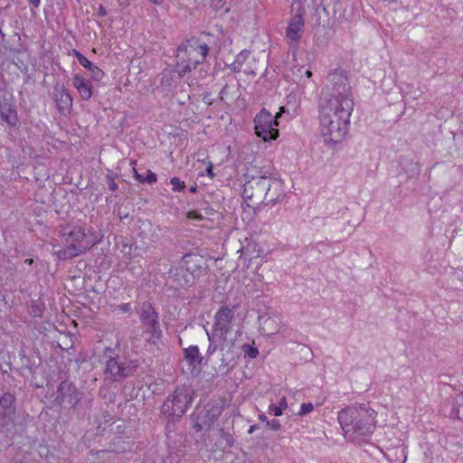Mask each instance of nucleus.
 Here are the masks:
<instances>
[{"mask_svg":"<svg viewBox=\"0 0 463 463\" xmlns=\"http://www.w3.org/2000/svg\"><path fill=\"white\" fill-rule=\"evenodd\" d=\"M354 105L351 87L344 71L329 73L318 102L319 129L326 144H338L345 138Z\"/></svg>","mask_w":463,"mask_h":463,"instance_id":"1","label":"nucleus"},{"mask_svg":"<svg viewBox=\"0 0 463 463\" xmlns=\"http://www.w3.org/2000/svg\"><path fill=\"white\" fill-rule=\"evenodd\" d=\"M377 412L366 403H354L337 413V420L345 439L361 442L369 439L375 429Z\"/></svg>","mask_w":463,"mask_h":463,"instance_id":"2","label":"nucleus"},{"mask_svg":"<svg viewBox=\"0 0 463 463\" xmlns=\"http://www.w3.org/2000/svg\"><path fill=\"white\" fill-rule=\"evenodd\" d=\"M59 233L63 247L59 250L53 249V253L62 260L82 255L99 242V236L93 231H86L77 224L61 225Z\"/></svg>","mask_w":463,"mask_h":463,"instance_id":"3","label":"nucleus"},{"mask_svg":"<svg viewBox=\"0 0 463 463\" xmlns=\"http://www.w3.org/2000/svg\"><path fill=\"white\" fill-rule=\"evenodd\" d=\"M201 269L202 258L192 253L185 254L178 264L170 268L166 283L175 290L190 287Z\"/></svg>","mask_w":463,"mask_h":463,"instance_id":"4","label":"nucleus"},{"mask_svg":"<svg viewBox=\"0 0 463 463\" xmlns=\"http://www.w3.org/2000/svg\"><path fill=\"white\" fill-rule=\"evenodd\" d=\"M194 392L191 386H177L164 401L161 413L167 419H180L192 405Z\"/></svg>","mask_w":463,"mask_h":463,"instance_id":"5","label":"nucleus"},{"mask_svg":"<svg viewBox=\"0 0 463 463\" xmlns=\"http://www.w3.org/2000/svg\"><path fill=\"white\" fill-rule=\"evenodd\" d=\"M270 172L256 165L248 167L245 173V184H243L242 196L245 200L257 199L261 201L269 182Z\"/></svg>","mask_w":463,"mask_h":463,"instance_id":"6","label":"nucleus"},{"mask_svg":"<svg viewBox=\"0 0 463 463\" xmlns=\"http://www.w3.org/2000/svg\"><path fill=\"white\" fill-rule=\"evenodd\" d=\"M297 113V108L293 109L292 112L287 107H280L279 112L274 117L267 109H262L254 118L256 135L261 137L264 141L275 140L279 137L278 118L282 114H289L293 117Z\"/></svg>","mask_w":463,"mask_h":463,"instance_id":"7","label":"nucleus"},{"mask_svg":"<svg viewBox=\"0 0 463 463\" xmlns=\"http://www.w3.org/2000/svg\"><path fill=\"white\" fill-rule=\"evenodd\" d=\"M209 51L210 48L208 44L200 39L192 38L187 41L185 45L187 59L180 64L179 74L184 75L191 72L198 64L203 63Z\"/></svg>","mask_w":463,"mask_h":463,"instance_id":"8","label":"nucleus"},{"mask_svg":"<svg viewBox=\"0 0 463 463\" xmlns=\"http://www.w3.org/2000/svg\"><path fill=\"white\" fill-rule=\"evenodd\" d=\"M141 324L146 329V332L150 334L149 341L156 343L162 335L160 329L158 314L156 312L153 305L145 301L139 305L137 309Z\"/></svg>","mask_w":463,"mask_h":463,"instance_id":"9","label":"nucleus"},{"mask_svg":"<svg viewBox=\"0 0 463 463\" xmlns=\"http://www.w3.org/2000/svg\"><path fill=\"white\" fill-rule=\"evenodd\" d=\"M234 311L226 306L221 307L214 315V321L212 330V338H222L227 340L231 332Z\"/></svg>","mask_w":463,"mask_h":463,"instance_id":"10","label":"nucleus"},{"mask_svg":"<svg viewBox=\"0 0 463 463\" xmlns=\"http://www.w3.org/2000/svg\"><path fill=\"white\" fill-rule=\"evenodd\" d=\"M138 367L137 360L120 362L118 358H109L105 365V373L113 381H121L134 374Z\"/></svg>","mask_w":463,"mask_h":463,"instance_id":"11","label":"nucleus"},{"mask_svg":"<svg viewBox=\"0 0 463 463\" xmlns=\"http://www.w3.org/2000/svg\"><path fill=\"white\" fill-rule=\"evenodd\" d=\"M296 13L290 18L286 29V39L290 45L297 46L304 33L306 10L303 5L296 7Z\"/></svg>","mask_w":463,"mask_h":463,"instance_id":"12","label":"nucleus"},{"mask_svg":"<svg viewBox=\"0 0 463 463\" xmlns=\"http://www.w3.org/2000/svg\"><path fill=\"white\" fill-rule=\"evenodd\" d=\"M15 416V397L10 392L0 396V426L8 428L14 425Z\"/></svg>","mask_w":463,"mask_h":463,"instance_id":"13","label":"nucleus"},{"mask_svg":"<svg viewBox=\"0 0 463 463\" xmlns=\"http://www.w3.org/2000/svg\"><path fill=\"white\" fill-rule=\"evenodd\" d=\"M55 400L60 404L68 403L74 407L80 401V396L71 383L63 381L58 387Z\"/></svg>","mask_w":463,"mask_h":463,"instance_id":"14","label":"nucleus"},{"mask_svg":"<svg viewBox=\"0 0 463 463\" xmlns=\"http://www.w3.org/2000/svg\"><path fill=\"white\" fill-rule=\"evenodd\" d=\"M53 100L60 114L68 115L72 109V98L63 84L53 87Z\"/></svg>","mask_w":463,"mask_h":463,"instance_id":"15","label":"nucleus"},{"mask_svg":"<svg viewBox=\"0 0 463 463\" xmlns=\"http://www.w3.org/2000/svg\"><path fill=\"white\" fill-rule=\"evenodd\" d=\"M284 197L283 184L280 180L274 178L269 175V182L265 191V195L262 197V203L266 204L274 205Z\"/></svg>","mask_w":463,"mask_h":463,"instance_id":"16","label":"nucleus"},{"mask_svg":"<svg viewBox=\"0 0 463 463\" xmlns=\"http://www.w3.org/2000/svg\"><path fill=\"white\" fill-rule=\"evenodd\" d=\"M184 360L188 365V371L190 373H194V371L201 365L203 356L199 351L197 345H190L184 349Z\"/></svg>","mask_w":463,"mask_h":463,"instance_id":"17","label":"nucleus"},{"mask_svg":"<svg viewBox=\"0 0 463 463\" xmlns=\"http://www.w3.org/2000/svg\"><path fill=\"white\" fill-rule=\"evenodd\" d=\"M0 118L10 127L16 126L18 122L14 105L6 99L0 100Z\"/></svg>","mask_w":463,"mask_h":463,"instance_id":"18","label":"nucleus"},{"mask_svg":"<svg viewBox=\"0 0 463 463\" xmlns=\"http://www.w3.org/2000/svg\"><path fill=\"white\" fill-rule=\"evenodd\" d=\"M72 86L77 90L80 98L84 100H89L93 94V87L91 82L80 76L74 74L71 79Z\"/></svg>","mask_w":463,"mask_h":463,"instance_id":"19","label":"nucleus"},{"mask_svg":"<svg viewBox=\"0 0 463 463\" xmlns=\"http://www.w3.org/2000/svg\"><path fill=\"white\" fill-rule=\"evenodd\" d=\"M249 57H250V52L247 50H242L241 52H240L237 54L234 61L229 65V68L234 72L243 71L245 74H248V75H255L256 72L254 71L253 69L243 68V65H244L245 61L249 59Z\"/></svg>","mask_w":463,"mask_h":463,"instance_id":"20","label":"nucleus"},{"mask_svg":"<svg viewBox=\"0 0 463 463\" xmlns=\"http://www.w3.org/2000/svg\"><path fill=\"white\" fill-rule=\"evenodd\" d=\"M75 56L79 61V63L88 69L91 74V78L96 80L99 81L104 77V72L101 69H99L98 66L93 64L90 61H89L84 55H82L80 52L74 51Z\"/></svg>","mask_w":463,"mask_h":463,"instance_id":"21","label":"nucleus"},{"mask_svg":"<svg viewBox=\"0 0 463 463\" xmlns=\"http://www.w3.org/2000/svg\"><path fill=\"white\" fill-rule=\"evenodd\" d=\"M450 417L463 420V392L452 396Z\"/></svg>","mask_w":463,"mask_h":463,"instance_id":"22","label":"nucleus"},{"mask_svg":"<svg viewBox=\"0 0 463 463\" xmlns=\"http://www.w3.org/2000/svg\"><path fill=\"white\" fill-rule=\"evenodd\" d=\"M287 408H288L287 399H286V397H281L278 405L270 404L269 406L268 411L269 413H272L276 417H279V416L282 415L283 411L286 410Z\"/></svg>","mask_w":463,"mask_h":463,"instance_id":"23","label":"nucleus"},{"mask_svg":"<svg viewBox=\"0 0 463 463\" xmlns=\"http://www.w3.org/2000/svg\"><path fill=\"white\" fill-rule=\"evenodd\" d=\"M206 335H207V338L209 341L207 355H212L213 354H214L216 352V350H217L216 344L217 343L223 344L224 342L227 341V340H222V338H212V333H210L207 329H206Z\"/></svg>","mask_w":463,"mask_h":463,"instance_id":"24","label":"nucleus"},{"mask_svg":"<svg viewBox=\"0 0 463 463\" xmlns=\"http://www.w3.org/2000/svg\"><path fill=\"white\" fill-rule=\"evenodd\" d=\"M242 351L244 355L250 358H256L259 355L258 348L250 345H243Z\"/></svg>","mask_w":463,"mask_h":463,"instance_id":"25","label":"nucleus"},{"mask_svg":"<svg viewBox=\"0 0 463 463\" xmlns=\"http://www.w3.org/2000/svg\"><path fill=\"white\" fill-rule=\"evenodd\" d=\"M226 5L227 0H211L212 7L216 11L224 9L225 12H228L229 7H227Z\"/></svg>","mask_w":463,"mask_h":463,"instance_id":"26","label":"nucleus"},{"mask_svg":"<svg viewBox=\"0 0 463 463\" xmlns=\"http://www.w3.org/2000/svg\"><path fill=\"white\" fill-rule=\"evenodd\" d=\"M313 410H314V405L312 402H304L300 406L298 415L305 416V415L310 413Z\"/></svg>","mask_w":463,"mask_h":463,"instance_id":"27","label":"nucleus"},{"mask_svg":"<svg viewBox=\"0 0 463 463\" xmlns=\"http://www.w3.org/2000/svg\"><path fill=\"white\" fill-rule=\"evenodd\" d=\"M170 184L173 185V191L175 192H181L184 189V184L183 182L180 181L177 177H172L170 179Z\"/></svg>","mask_w":463,"mask_h":463,"instance_id":"28","label":"nucleus"},{"mask_svg":"<svg viewBox=\"0 0 463 463\" xmlns=\"http://www.w3.org/2000/svg\"><path fill=\"white\" fill-rule=\"evenodd\" d=\"M201 416L197 417V420L194 421L193 423V429L195 432H201L205 429V425L210 427L211 423H206L205 421H200Z\"/></svg>","mask_w":463,"mask_h":463,"instance_id":"29","label":"nucleus"},{"mask_svg":"<svg viewBox=\"0 0 463 463\" xmlns=\"http://www.w3.org/2000/svg\"><path fill=\"white\" fill-rule=\"evenodd\" d=\"M157 181L156 175L151 170H147L146 176L145 177V183L155 184Z\"/></svg>","mask_w":463,"mask_h":463,"instance_id":"30","label":"nucleus"},{"mask_svg":"<svg viewBox=\"0 0 463 463\" xmlns=\"http://www.w3.org/2000/svg\"><path fill=\"white\" fill-rule=\"evenodd\" d=\"M115 310L121 311L123 313H129L132 310L130 303H124L116 307Z\"/></svg>","mask_w":463,"mask_h":463,"instance_id":"31","label":"nucleus"},{"mask_svg":"<svg viewBox=\"0 0 463 463\" xmlns=\"http://www.w3.org/2000/svg\"><path fill=\"white\" fill-rule=\"evenodd\" d=\"M268 426H269L272 430H279L281 428V424L279 420H271L268 422Z\"/></svg>","mask_w":463,"mask_h":463,"instance_id":"32","label":"nucleus"},{"mask_svg":"<svg viewBox=\"0 0 463 463\" xmlns=\"http://www.w3.org/2000/svg\"><path fill=\"white\" fill-rule=\"evenodd\" d=\"M398 452H400L401 454V458H402V462L404 463L407 459V449L406 448L404 447H402V448H398L395 451V454H397Z\"/></svg>","mask_w":463,"mask_h":463,"instance_id":"33","label":"nucleus"},{"mask_svg":"<svg viewBox=\"0 0 463 463\" xmlns=\"http://www.w3.org/2000/svg\"><path fill=\"white\" fill-rule=\"evenodd\" d=\"M108 187L110 191L114 192L118 189V184L110 176H108Z\"/></svg>","mask_w":463,"mask_h":463,"instance_id":"34","label":"nucleus"},{"mask_svg":"<svg viewBox=\"0 0 463 463\" xmlns=\"http://www.w3.org/2000/svg\"><path fill=\"white\" fill-rule=\"evenodd\" d=\"M107 14V10L103 5H99L98 8V15L105 16Z\"/></svg>","mask_w":463,"mask_h":463,"instance_id":"35","label":"nucleus"},{"mask_svg":"<svg viewBox=\"0 0 463 463\" xmlns=\"http://www.w3.org/2000/svg\"><path fill=\"white\" fill-rule=\"evenodd\" d=\"M206 173L209 176L211 177H213V164L210 162L207 168H206Z\"/></svg>","mask_w":463,"mask_h":463,"instance_id":"36","label":"nucleus"},{"mask_svg":"<svg viewBox=\"0 0 463 463\" xmlns=\"http://www.w3.org/2000/svg\"><path fill=\"white\" fill-rule=\"evenodd\" d=\"M187 216L190 219H200L201 218L199 216V214L197 213H195V212H189Z\"/></svg>","mask_w":463,"mask_h":463,"instance_id":"37","label":"nucleus"},{"mask_svg":"<svg viewBox=\"0 0 463 463\" xmlns=\"http://www.w3.org/2000/svg\"><path fill=\"white\" fill-rule=\"evenodd\" d=\"M28 2L36 8H38L41 4V0H28Z\"/></svg>","mask_w":463,"mask_h":463,"instance_id":"38","label":"nucleus"},{"mask_svg":"<svg viewBox=\"0 0 463 463\" xmlns=\"http://www.w3.org/2000/svg\"><path fill=\"white\" fill-rule=\"evenodd\" d=\"M259 419H260L261 421L265 422V423H266V425H268V422H269V421H270V420H268L267 416H266V415H264L263 413L259 415Z\"/></svg>","mask_w":463,"mask_h":463,"instance_id":"39","label":"nucleus"},{"mask_svg":"<svg viewBox=\"0 0 463 463\" xmlns=\"http://www.w3.org/2000/svg\"><path fill=\"white\" fill-rule=\"evenodd\" d=\"M259 429V426L254 424V425H251L249 430H248V434H252L256 430Z\"/></svg>","mask_w":463,"mask_h":463,"instance_id":"40","label":"nucleus"},{"mask_svg":"<svg viewBox=\"0 0 463 463\" xmlns=\"http://www.w3.org/2000/svg\"><path fill=\"white\" fill-rule=\"evenodd\" d=\"M137 181H138L139 183L141 184H144L145 183V177L143 175H141L140 174L137 175V177L135 178Z\"/></svg>","mask_w":463,"mask_h":463,"instance_id":"41","label":"nucleus"},{"mask_svg":"<svg viewBox=\"0 0 463 463\" xmlns=\"http://www.w3.org/2000/svg\"><path fill=\"white\" fill-rule=\"evenodd\" d=\"M150 3L154 4V5H161L163 3L164 0H148Z\"/></svg>","mask_w":463,"mask_h":463,"instance_id":"42","label":"nucleus"},{"mask_svg":"<svg viewBox=\"0 0 463 463\" xmlns=\"http://www.w3.org/2000/svg\"><path fill=\"white\" fill-rule=\"evenodd\" d=\"M297 5V7H298L299 5H302L301 4V1L300 0H294L293 4H292V8H294V5Z\"/></svg>","mask_w":463,"mask_h":463,"instance_id":"43","label":"nucleus"},{"mask_svg":"<svg viewBox=\"0 0 463 463\" xmlns=\"http://www.w3.org/2000/svg\"><path fill=\"white\" fill-rule=\"evenodd\" d=\"M305 75H306L307 78H310V77L312 76V72H311V71L307 70V71H305Z\"/></svg>","mask_w":463,"mask_h":463,"instance_id":"44","label":"nucleus"},{"mask_svg":"<svg viewBox=\"0 0 463 463\" xmlns=\"http://www.w3.org/2000/svg\"><path fill=\"white\" fill-rule=\"evenodd\" d=\"M24 262L28 265H31L33 263V259H26Z\"/></svg>","mask_w":463,"mask_h":463,"instance_id":"45","label":"nucleus"},{"mask_svg":"<svg viewBox=\"0 0 463 463\" xmlns=\"http://www.w3.org/2000/svg\"><path fill=\"white\" fill-rule=\"evenodd\" d=\"M133 174H134L135 178L137 177V175H139L137 170L135 167H133Z\"/></svg>","mask_w":463,"mask_h":463,"instance_id":"46","label":"nucleus"},{"mask_svg":"<svg viewBox=\"0 0 463 463\" xmlns=\"http://www.w3.org/2000/svg\"><path fill=\"white\" fill-rule=\"evenodd\" d=\"M196 191V187L193 186L190 188V192L194 193Z\"/></svg>","mask_w":463,"mask_h":463,"instance_id":"47","label":"nucleus"}]
</instances>
